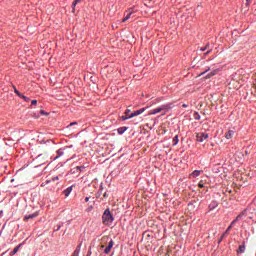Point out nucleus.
I'll return each instance as SVG.
<instances>
[{
  "label": "nucleus",
  "instance_id": "f257e3e1",
  "mask_svg": "<svg viewBox=\"0 0 256 256\" xmlns=\"http://www.w3.org/2000/svg\"><path fill=\"white\" fill-rule=\"evenodd\" d=\"M113 221H115V218L113 217V214H111V210L106 209L102 215L103 225H107L109 227L113 225Z\"/></svg>",
  "mask_w": 256,
  "mask_h": 256
},
{
  "label": "nucleus",
  "instance_id": "f03ea898",
  "mask_svg": "<svg viewBox=\"0 0 256 256\" xmlns=\"http://www.w3.org/2000/svg\"><path fill=\"white\" fill-rule=\"evenodd\" d=\"M169 109H171V104H165V105L159 106L158 108L150 110L148 115H157V113H162V115H165V113H167Z\"/></svg>",
  "mask_w": 256,
  "mask_h": 256
},
{
  "label": "nucleus",
  "instance_id": "7ed1b4c3",
  "mask_svg": "<svg viewBox=\"0 0 256 256\" xmlns=\"http://www.w3.org/2000/svg\"><path fill=\"white\" fill-rule=\"evenodd\" d=\"M142 113H145V108H141L137 111H134L129 116L124 115L121 117V119L122 121H127V119H133V117H137V115H141Z\"/></svg>",
  "mask_w": 256,
  "mask_h": 256
},
{
  "label": "nucleus",
  "instance_id": "20e7f679",
  "mask_svg": "<svg viewBox=\"0 0 256 256\" xmlns=\"http://www.w3.org/2000/svg\"><path fill=\"white\" fill-rule=\"evenodd\" d=\"M207 139H209V134L205 132H199L196 134V141L199 143H203L204 141H207Z\"/></svg>",
  "mask_w": 256,
  "mask_h": 256
},
{
  "label": "nucleus",
  "instance_id": "39448f33",
  "mask_svg": "<svg viewBox=\"0 0 256 256\" xmlns=\"http://www.w3.org/2000/svg\"><path fill=\"white\" fill-rule=\"evenodd\" d=\"M133 13H135V11L133 10V8L128 9L125 12V17L122 20V23H125V21H129V19H131V15H133Z\"/></svg>",
  "mask_w": 256,
  "mask_h": 256
},
{
  "label": "nucleus",
  "instance_id": "423d86ee",
  "mask_svg": "<svg viewBox=\"0 0 256 256\" xmlns=\"http://www.w3.org/2000/svg\"><path fill=\"white\" fill-rule=\"evenodd\" d=\"M113 245H115V242L113 241V239H110V241L108 242L107 247L104 249V253L106 255H109L111 253V249H113Z\"/></svg>",
  "mask_w": 256,
  "mask_h": 256
},
{
  "label": "nucleus",
  "instance_id": "0eeeda50",
  "mask_svg": "<svg viewBox=\"0 0 256 256\" xmlns=\"http://www.w3.org/2000/svg\"><path fill=\"white\" fill-rule=\"evenodd\" d=\"M35 217H39V213L35 212L33 214L26 215L24 217V221H29V219H35Z\"/></svg>",
  "mask_w": 256,
  "mask_h": 256
},
{
  "label": "nucleus",
  "instance_id": "6e6552de",
  "mask_svg": "<svg viewBox=\"0 0 256 256\" xmlns=\"http://www.w3.org/2000/svg\"><path fill=\"white\" fill-rule=\"evenodd\" d=\"M235 135V130H229L226 132L225 137L226 139H233V136Z\"/></svg>",
  "mask_w": 256,
  "mask_h": 256
},
{
  "label": "nucleus",
  "instance_id": "1a4fd4ad",
  "mask_svg": "<svg viewBox=\"0 0 256 256\" xmlns=\"http://www.w3.org/2000/svg\"><path fill=\"white\" fill-rule=\"evenodd\" d=\"M201 173H203V171L194 170V171L190 174V177H193V179H196V177H199V175H201Z\"/></svg>",
  "mask_w": 256,
  "mask_h": 256
},
{
  "label": "nucleus",
  "instance_id": "9d476101",
  "mask_svg": "<svg viewBox=\"0 0 256 256\" xmlns=\"http://www.w3.org/2000/svg\"><path fill=\"white\" fill-rule=\"evenodd\" d=\"M231 229V226H229L226 231L222 234V236L220 237L218 243H221V241H223V239H225V235H229V230Z\"/></svg>",
  "mask_w": 256,
  "mask_h": 256
},
{
  "label": "nucleus",
  "instance_id": "9b49d317",
  "mask_svg": "<svg viewBox=\"0 0 256 256\" xmlns=\"http://www.w3.org/2000/svg\"><path fill=\"white\" fill-rule=\"evenodd\" d=\"M71 191H73V186L68 187L63 193L66 197H69V195H71Z\"/></svg>",
  "mask_w": 256,
  "mask_h": 256
},
{
  "label": "nucleus",
  "instance_id": "f8f14e48",
  "mask_svg": "<svg viewBox=\"0 0 256 256\" xmlns=\"http://www.w3.org/2000/svg\"><path fill=\"white\" fill-rule=\"evenodd\" d=\"M245 215H247V211H246V210L242 211V212L236 217V221H239L240 219H243V217H245Z\"/></svg>",
  "mask_w": 256,
  "mask_h": 256
},
{
  "label": "nucleus",
  "instance_id": "ddd939ff",
  "mask_svg": "<svg viewBox=\"0 0 256 256\" xmlns=\"http://www.w3.org/2000/svg\"><path fill=\"white\" fill-rule=\"evenodd\" d=\"M21 248V244H19L18 246H16L12 252H10V255L13 256V255H16V253L19 252V249Z\"/></svg>",
  "mask_w": 256,
  "mask_h": 256
},
{
  "label": "nucleus",
  "instance_id": "4468645a",
  "mask_svg": "<svg viewBox=\"0 0 256 256\" xmlns=\"http://www.w3.org/2000/svg\"><path fill=\"white\" fill-rule=\"evenodd\" d=\"M117 131H118V134L119 135H123V133H125V131H127V127H120V128H118L117 129Z\"/></svg>",
  "mask_w": 256,
  "mask_h": 256
},
{
  "label": "nucleus",
  "instance_id": "2eb2a0df",
  "mask_svg": "<svg viewBox=\"0 0 256 256\" xmlns=\"http://www.w3.org/2000/svg\"><path fill=\"white\" fill-rule=\"evenodd\" d=\"M237 253H245V244H242L238 247Z\"/></svg>",
  "mask_w": 256,
  "mask_h": 256
},
{
  "label": "nucleus",
  "instance_id": "dca6fc26",
  "mask_svg": "<svg viewBox=\"0 0 256 256\" xmlns=\"http://www.w3.org/2000/svg\"><path fill=\"white\" fill-rule=\"evenodd\" d=\"M78 3H81V0H75L73 3H72V12L75 13V7H77V4Z\"/></svg>",
  "mask_w": 256,
  "mask_h": 256
},
{
  "label": "nucleus",
  "instance_id": "f3484780",
  "mask_svg": "<svg viewBox=\"0 0 256 256\" xmlns=\"http://www.w3.org/2000/svg\"><path fill=\"white\" fill-rule=\"evenodd\" d=\"M215 75H217V71H213V72H211V73H209L207 76H206V79H211V77H213V76H215Z\"/></svg>",
  "mask_w": 256,
  "mask_h": 256
},
{
  "label": "nucleus",
  "instance_id": "a211bd4d",
  "mask_svg": "<svg viewBox=\"0 0 256 256\" xmlns=\"http://www.w3.org/2000/svg\"><path fill=\"white\" fill-rule=\"evenodd\" d=\"M21 99H23L24 101H26V103H29V101H31V99H29V97L25 96L22 94V96H19Z\"/></svg>",
  "mask_w": 256,
  "mask_h": 256
},
{
  "label": "nucleus",
  "instance_id": "6ab92c4d",
  "mask_svg": "<svg viewBox=\"0 0 256 256\" xmlns=\"http://www.w3.org/2000/svg\"><path fill=\"white\" fill-rule=\"evenodd\" d=\"M13 89H14V93H16V95H17L18 97H22L21 92H19V90H17V88H16L15 86H13Z\"/></svg>",
  "mask_w": 256,
  "mask_h": 256
},
{
  "label": "nucleus",
  "instance_id": "aec40b11",
  "mask_svg": "<svg viewBox=\"0 0 256 256\" xmlns=\"http://www.w3.org/2000/svg\"><path fill=\"white\" fill-rule=\"evenodd\" d=\"M194 119H195L196 121H199V119H201V115H199V112H195V113H194Z\"/></svg>",
  "mask_w": 256,
  "mask_h": 256
},
{
  "label": "nucleus",
  "instance_id": "412c9836",
  "mask_svg": "<svg viewBox=\"0 0 256 256\" xmlns=\"http://www.w3.org/2000/svg\"><path fill=\"white\" fill-rule=\"evenodd\" d=\"M217 207V203H212L209 205L210 211H213V209H215Z\"/></svg>",
  "mask_w": 256,
  "mask_h": 256
},
{
  "label": "nucleus",
  "instance_id": "4be33fe9",
  "mask_svg": "<svg viewBox=\"0 0 256 256\" xmlns=\"http://www.w3.org/2000/svg\"><path fill=\"white\" fill-rule=\"evenodd\" d=\"M80 252H81V244H79V245L76 247L74 253H78V254H79Z\"/></svg>",
  "mask_w": 256,
  "mask_h": 256
},
{
  "label": "nucleus",
  "instance_id": "5701e85b",
  "mask_svg": "<svg viewBox=\"0 0 256 256\" xmlns=\"http://www.w3.org/2000/svg\"><path fill=\"white\" fill-rule=\"evenodd\" d=\"M173 141H174V145H177V143H179V136L176 135Z\"/></svg>",
  "mask_w": 256,
  "mask_h": 256
},
{
  "label": "nucleus",
  "instance_id": "b1692460",
  "mask_svg": "<svg viewBox=\"0 0 256 256\" xmlns=\"http://www.w3.org/2000/svg\"><path fill=\"white\" fill-rule=\"evenodd\" d=\"M124 115H126V117H129V115H131V110L126 109V111L124 112Z\"/></svg>",
  "mask_w": 256,
  "mask_h": 256
},
{
  "label": "nucleus",
  "instance_id": "393cba45",
  "mask_svg": "<svg viewBox=\"0 0 256 256\" xmlns=\"http://www.w3.org/2000/svg\"><path fill=\"white\" fill-rule=\"evenodd\" d=\"M237 221H239V220H237V218H236L235 220H233L231 222V224H230L231 229H233V225H235L237 223Z\"/></svg>",
  "mask_w": 256,
  "mask_h": 256
},
{
  "label": "nucleus",
  "instance_id": "a878e982",
  "mask_svg": "<svg viewBox=\"0 0 256 256\" xmlns=\"http://www.w3.org/2000/svg\"><path fill=\"white\" fill-rule=\"evenodd\" d=\"M76 169H77L78 171H83V169H85V167H84V166H77Z\"/></svg>",
  "mask_w": 256,
  "mask_h": 256
},
{
  "label": "nucleus",
  "instance_id": "bb28decb",
  "mask_svg": "<svg viewBox=\"0 0 256 256\" xmlns=\"http://www.w3.org/2000/svg\"><path fill=\"white\" fill-rule=\"evenodd\" d=\"M249 5H251V0H246L245 6L249 7Z\"/></svg>",
  "mask_w": 256,
  "mask_h": 256
},
{
  "label": "nucleus",
  "instance_id": "cd10ccee",
  "mask_svg": "<svg viewBox=\"0 0 256 256\" xmlns=\"http://www.w3.org/2000/svg\"><path fill=\"white\" fill-rule=\"evenodd\" d=\"M198 187H199L200 189H203V188L205 187V185H203V183L200 182V183L198 184Z\"/></svg>",
  "mask_w": 256,
  "mask_h": 256
},
{
  "label": "nucleus",
  "instance_id": "c85d7f7f",
  "mask_svg": "<svg viewBox=\"0 0 256 256\" xmlns=\"http://www.w3.org/2000/svg\"><path fill=\"white\" fill-rule=\"evenodd\" d=\"M52 181H59V176L53 177Z\"/></svg>",
  "mask_w": 256,
  "mask_h": 256
},
{
  "label": "nucleus",
  "instance_id": "c756f323",
  "mask_svg": "<svg viewBox=\"0 0 256 256\" xmlns=\"http://www.w3.org/2000/svg\"><path fill=\"white\" fill-rule=\"evenodd\" d=\"M57 153H58V155H63V150L59 149V150L57 151Z\"/></svg>",
  "mask_w": 256,
  "mask_h": 256
},
{
  "label": "nucleus",
  "instance_id": "7c9ffc66",
  "mask_svg": "<svg viewBox=\"0 0 256 256\" xmlns=\"http://www.w3.org/2000/svg\"><path fill=\"white\" fill-rule=\"evenodd\" d=\"M31 105H37V100H32Z\"/></svg>",
  "mask_w": 256,
  "mask_h": 256
},
{
  "label": "nucleus",
  "instance_id": "2f4dec72",
  "mask_svg": "<svg viewBox=\"0 0 256 256\" xmlns=\"http://www.w3.org/2000/svg\"><path fill=\"white\" fill-rule=\"evenodd\" d=\"M200 51H207V48L202 47V48H200Z\"/></svg>",
  "mask_w": 256,
  "mask_h": 256
},
{
  "label": "nucleus",
  "instance_id": "473e14b6",
  "mask_svg": "<svg viewBox=\"0 0 256 256\" xmlns=\"http://www.w3.org/2000/svg\"><path fill=\"white\" fill-rule=\"evenodd\" d=\"M73 125H77V122L70 123V127L73 126Z\"/></svg>",
  "mask_w": 256,
  "mask_h": 256
},
{
  "label": "nucleus",
  "instance_id": "72a5a7b5",
  "mask_svg": "<svg viewBox=\"0 0 256 256\" xmlns=\"http://www.w3.org/2000/svg\"><path fill=\"white\" fill-rule=\"evenodd\" d=\"M211 53V50L207 51L204 55H209Z\"/></svg>",
  "mask_w": 256,
  "mask_h": 256
},
{
  "label": "nucleus",
  "instance_id": "f704fd0d",
  "mask_svg": "<svg viewBox=\"0 0 256 256\" xmlns=\"http://www.w3.org/2000/svg\"><path fill=\"white\" fill-rule=\"evenodd\" d=\"M85 202H86V203L89 202V197H86V198H85Z\"/></svg>",
  "mask_w": 256,
  "mask_h": 256
},
{
  "label": "nucleus",
  "instance_id": "c9c22d12",
  "mask_svg": "<svg viewBox=\"0 0 256 256\" xmlns=\"http://www.w3.org/2000/svg\"><path fill=\"white\" fill-rule=\"evenodd\" d=\"M182 107L187 108V107H188V105H187V104H183V105H182Z\"/></svg>",
  "mask_w": 256,
  "mask_h": 256
},
{
  "label": "nucleus",
  "instance_id": "e433bc0d",
  "mask_svg": "<svg viewBox=\"0 0 256 256\" xmlns=\"http://www.w3.org/2000/svg\"><path fill=\"white\" fill-rule=\"evenodd\" d=\"M206 49H209V44H206V46H204Z\"/></svg>",
  "mask_w": 256,
  "mask_h": 256
},
{
  "label": "nucleus",
  "instance_id": "4c0bfd02",
  "mask_svg": "<svg viewBox=\"0 0 256 256\" xmlns=\"http://www.w3.org/2000/svg\"><path fill=\"white\" fill-rule=\"evenodd\" d=\"M205 73H207V70L205 72H202L200 75H205Z\"/></svg>",
  "mask_w": 256,
  "mask_h": 256
},
{
  "label": "nucleus",
  "instance_id": "58836bf2",
  "mask_svg": "<svg viewBox=\"0 0 256 256\" xmlns=\"http://www.w3.org/2000/svg\"><path fill=\"white\" fill-rule=\"evenodd\" d=\"M49 183H51V180H47V181H46V184H49Z\"/></svg>",
  "mask_w": 256,
  "mask_h": 256
},
{
  "label": "nucleus",
  "instance_id": "ea45409f",
  "mask_svg": "<svg viewBox=\"0 0 256 256\" xmlns=\"http://www.w3.org/2000/svg\"><path fill=\"white\" fill-rule=\"evenodd\" d=\"M59 229H61V226H58L57 229H56V231H59Z\"/></svg>",
  "mask_w": 256,
  "mask_h": 256
},
{
  "label": "nucleus",
  "instance_id": "a19ab883",
  "mask_svg": "<svg viewBox=\"0 0 256 256\" xmlns=\"http://www.w3.org/2000/svg\"><path fill=\"white\" fill-rule=\"evenodd\" d=\"M101 249H105V245H101Z\"/></svg>",
  "mask_w": 256,
  "mask_h": 256
},
{
  "label": "nucleus",
  "instance_id": "79ce46f5",
  "mask_svg": "<svg viewBox=\"0 0 256 256\" xmlns=\"http://www.w3.org/2000/svg\"><path fill=\"white\" fill-rule=\"evenodd\" d=\"M41 113H42V115H45V112L43 110L41 111Z\"/></svg>",
  "mask_w": 256,
  "mask_h": 256
},
{
  "label": "nucleus",
  "instance_id": "37998d69",
  "mask_svg": "<svg viewBox=\"0 0 256 256\" xmlns=\"http://www.w3.org/2000/svg\"><path fill=\"white\" fill-rule=\"evenodd\" d=\"M104 197H107V193H104Z\"/></svg>",
  "mask_w": 256,
  "mask_h": 256
}]
</instances>
